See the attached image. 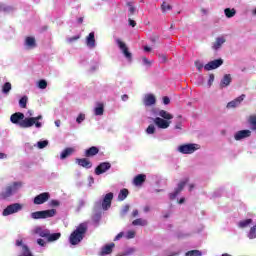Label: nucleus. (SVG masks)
<instances>
[{
    "label": "nucleus",
    "instance_id": "a878e982",
    "mask_svg": "<svg viewBox=\"0 0 256 256\" xmlns=\"http://www.w3.org/2000/svg\"><path fill=\"white\" fill-rule=\"evenodd\" d=\"M183 121H185V119H183V116H177L174 129H176L177 131H183Z\"/></svg>",
    "mask_w": 256,
    "mask_h": 256
},
{
    "label": "nucleus",
    "instance_id": "bb28decb",
    "mask_svg": "<svg viewBox=\"0 0 256 256\" xmlns=\"http://www.w3.org/2000/svg\"><path fill=\"white\" fill-rule=\"evenodd\" d=\"M132 225L134 227H137V226H140V227H146V225H148V222L147 220L143 219V218H138V219H135L133 222H132Z\"/></svg>",
    "mask_w": 256,
    "mask_h": 256
},
{
    "label": "nucleus",
    "instance_id": "f3484780",
    "mask_svg": "<svg viewBox=\"0 0 256 256\" xmlns=\"http://www.w3.org/2000/svg\"><path fill=\"white\" fill-rule=\"evenodd\" d=\"M37 47V43L35 42V38L28 36L24 40V48L27 50L35 49Z\"/></svg>",
    "mask_w": 256,
    "mask_h": 256
},
{
    "label": "nucleus",
    "instance_id": "f8f14e48",
    "mask_svg": "<svg viewBox=\"0 0 256 256\" xmlns=\"http://www.w3.org/2000/svg\"><path fill=\"white\" fill-rule=\"evenodd\" d=\"M50 198L51 194H49V192H43L34 198V205H43V203H47V200Z\"/></svg>",
    "mask_w": 256,
    "mask_h": 256
},
{
    "label": "nucleus",
    "instance_id": "5701e85b",
    "mask_svg": "<svg viewBox=\"0 0 256 256\" xmlns=\"http://www.w3.org/2000/svg\"><path fill=\"white\" fill-rule=\"evenodd\" d=\"M75 153V148H66L60 154V159H67V157H71Z\"/></svg>",
    "mask_w": 256,
    "mask_h": 256
},
{
    "label": "nucleus",
    "instance_id": "7c9ffc66",
    "mask_svg": "<svg viewBox=\"0 0 256 256\" xmlns=\"http://www.w3.org/2000/svg\"><path fill=\"white\" fill-rule=\"evenodd\" d=\"M11 89H12L11 82H6V83H4V85L2 86V93H3L4 95H9Z\"/></svg>",
    "mask_w": 256,
    "mask_h": 256
},
{
    "label": "nucleus",
    "instance_id": "2f4dec72",
    "mask_svg": "<svg viewBox=\"0 0 256 256\" xmlns=\"http://www.w3.org/2000/svg\"><path fill=\"white\" fill-rule=\"evenodd\" d=\"M252 223V219L242 220L239 222L238 227H240V229H245V227H249V225H251Z\"/></svg>",
    "mask_w": 256,
    "mask_h": 256
},
{
    "label": "nucleus",
    "instance_id": "6e6d98bb",
    "mask_svg": "<svg viewBox=\"0 0 256 256\" xmlns=\"http://www.w3.org/2000/svg\"><path fill=\"white\" fill-rule=\"evenodd\" d=\"M37 243H38V245H40V247H45V240L40 238L37 240Z\"/></svg>",
    "mask_w": 256,
    "mask_h": 256
},
{
    "label": "nucleus",
    "instance_id": "9b49d317",
    "mask_svg": "<svg viewBox=\"0 0 256 256\" xmlns=\"http://www.w3.org/2000/svg\"><path fill=\"white\" fill-rule=\"evenodd\" d=\"M225 43H227V37L225 35L216 37L215 41L212 43L213 51H219Z\"/></svg>",
    "mask_w": 256,
    "mask_h": 256
},
{
    "label": "nucleus",
    "instance_id": "a19ab883",
    "mask_svg": "<svg viewBox=\"0 0 256 256\" xmlns=\"http://www.w3.org/2000/svg\"><path fill=\"white\" fill-rule=\"evenodd\" d=\"M203 253H201V251L199 250H190L188 252H186V256H202Z\"/></svg>",
    "mask_w": 256,
    "mask_h": 256
},
{
    "label": "nucleus",
    "instance_id": "20e7f679",
    "mask_svg": "<svg viewBox=\"0 0 256 256\" xmlns=\"http://www.w3.org/2000/svg\"><path fill=\"white\" fill-rule=\"evenodd\" d=\"M22 186H23V184L21 182H14L11 185L6 186L0 192V199L5 201V200L9 199V197H13V195H15V193H17V191H19V189H21Z\"/></svg>",
    "mask_w": 256,
    "mask_h": 256
},
{
    "label": "nucleus",
    "instance_id": "49530a36",
    "mask_svg": "<svg viewBox=\"0 0 256 256\" xmlns=\"http://www.w3.org/2000/svg\"><path fill=\"white\" fill-rule=\"evenodd\" d=\"M38 87H39V89H47V81H45V80H40V81L38 82Z\"/></svg>",
    "mask_w": 256,
    "mask_h": 256
},
{
    "label": "nucleus",
    "instance_id": "0eeeda50",
    "mask_svg": "<svg viewBox=\"0 0 256 256\" xmlns=\"http://www.w3.org/2000/svg\"><path fill=\"white\" fill-rule=\"evenodd\" d=\"M23 209V205L19 203H14L8 205L2 212L3 217H8V215H13L14 213H19Z\"/></svg>",
    "mask_w": 256,
    "mask_h": 256
},
{
    "label": "nucleus",
    "instance_id": "412c9836",
    "mask_svg": "<svg viewBox=\"0 0 256 256\" xmlns=\"http://www.w3.org/2000/svg\"><path fill=\"white\" fill-rule=\"evenodd\" d=\"M147 179V176L145 174H138L135 176L133 183L136 185V187H139L140 185L144 184Z\"/></svg>",
    "mask_w": 256,
    "mask_h": 256
},
{
    "label": "nucleus",
    "instance_id": "a211bd4d",
    "mask_svg": "<svg viewBox=\"0 0 256 256\" xmlns=\"http://www.w3.org/2000/svg\"><path fill=\"white\" fill-rule=\"evenodd\" d=\"M111 201H113V193L109 192L102 201V208L105 210L109 209L111 207Z\"/></svg>",
    "mask_w": 256,
    "mask_h": 256
},
{
    "label": "nucleus",
    "instance_id": "2eb2a0df",
    "mask_svg": "<svg viewBox=\"0 0 256 256\" xmlns=\"http://www.w3.org/2000/svg\"><path fill=\"white\" fill-rule=\"evenodd\" d=\"M108 169H111V164L109 162H102L96 167L95 173L96 175H103Z\"/></svg>",
    "mask_w": 256,
    "mask_h": 256
},
{
    "label": "nucleus",
    "instance_id": "864d4df0",
    "mask_svg": "<svg viewBox=\"0 0 256 256\" xmlns=\"http://www.w3.org/2000/svg\"><path fill=\"white\" fill-rule=\"evenodd\" d=\"M129 212V205H125L122 209V215H125Z\"/></svg>",
    "mask_w": 256,
    "mask_h": 256
},
{
    "label": "nucleus",
    "instance_id": "5fc2aeb1",
    "mask_svg": "<svg viewBox=\"0 0 256 256\" xmlns=\"http://www.w3.org/2000/svg\"><path fill=\"white\" fill-rule=\"evenodd\" d=\"M163 103H164V105H169V103H171V99H169V97L165 96L163 98Z\"/></svg>",
    "mask_w": 256,
    "mask_h": 256
},
{
    "label": "nucleus",
    "instance_id": "7ed1b4c3",
    "mask_svg": "<svg viewBox=\"0 0 256 256\" xmlns=\"http://www.w3.org/2000/svg\"><path fill=\"white\" fill-rule=\"evenodd\" d=\"M157 115L160 117L153 119L154 125H156L158 129H169L171 126V120L173 119V114L165 110H159Z\"/></svg>",
    "mask_w": 256,
    "mask_h": 256
},
{
    "label": "nucleus",
    "instance_id": "72a5a7b5",
    "mask_svg": "<svg viewBox=\"0 0 256 256\" xmlns=\"http://www.w3.org/2000/svg\"><path fill=\"white\" fill-rule=\"evenodd\" d=\"M47 145H49V141L41 140V141H38L36 144H34V147H37L38 149H45Z\"/></svg>",
    "mask_w": 256,
    "mask_h": 256
},
{
    "label": "nucleus",
    "instance_id": "39448f33",
    "mask_svg": "<svg viewBox=\"0 0 256 256\" xmlns=\"http://www.w3.org/2000/svg\"><path fill=\"white\" fill-rule=\"evenodd\" d=\"M199 149H201V145L195 143L182 144L177 147L178 153H182V155H192Z\"/></svg>",
    "mask_w": 256,
    "mask_h": 256
},
{
    "label": "nucleus",
    "instance_id": "c9c22d12",
    "mask_svg": "<svg viewBox=\"0 0 256 256\" xmlns=\"http://www.w3.org/2000/svg\"><path fill=\"white\" fill-rule=\"evenodd\" d=\"M0 11H4V13H11V11H13V8L6 4H0Z\"/></svg>",
    "mask_w": 256,
    "mask_h": 256
},
{
    "label": "nucleus",
    "instance_id": "8fccbe9b",
    "mask_svg": "<svg viewBox=\"0 0 256 256\" xmlns=\"http://www.w3.org/2000/svg\"><path fill=\"white\" fill-rule=\"evenodd\" d=\"M127 239H135V231H133V230L128 231Z\"/></svg>",
    "mask_w": 256,
    "mask_h": 256
},
{
    "label": "nucleus",
    "instance_id": "aec40b11",
    "mask_svg": "<svg viewBox=\"0 0 256 256\" xmlns=\"http://www.w3.org/2000/svg\"><path fill=\"white\" fill-rule=\"evenodd\" d=\"M143 101L146 107H151V105H155L157 100L153 94H146Z\"/></svg>",
    "mask_w": 256,
    "mask_h": 256
},
{
    "label": "nucleus",
    "instance_id": "f704fd0d",
    "mask_svg": "<svg viewBox=\"0 0 256 256\" xmlns=\"http://www.w3.org/2000/svg\"><path fill=\"white\" fill-rule=\"evenodd\" d=\"M78 165H80V167H84L85 169H91V167H93L91 161H78Z\"/></svg>",
    "mask_w": 256,
    "mask_h": 256
},
{
    "label": "nucleus",
    "instance_id": "4468645a",
    "mask_svg": "<svg viewBox=\"0 0 256 256\" xmlns=\"http://www.w3.org/2000/svg\"><path fill=\"white\" fill-rule=\"evenodd\" d=\"M249 137H251V130H240L234 134L235 141H243V139H247Z\"/></svg>",
    "mask_w": 256,
    "mask_h": 256
},
{
    "label": "nucleus",
    "instance_id": "393cba45",
    "mask_svg": "<svg viewBox=\"0 0 256 256\" xmlns=\"http://www.w3.org/2000/svg\"><path fill=\"white\" fill-rule=\"evenodd\" d=\"M103 113H105V106L103 105V103H97L96 107L94 108V115L99 117L103 115Z\"/></svg>",
    "mask_w": 256,
    "mask_h": 256
},
{
    "label": "nucleus",
    "instance_id": "13d9d810",
    "mask_svg": "<svg viewBox=\"0 0 256 256\" xmlns=\"http://www.w3.org/2000/svg\"><path fill=\"white\" fill-rule=\"evenodd\" d=\"M33 147H35V144L34 145H32L31 143L25 144V149L31 150V149H33Z\"/></svg>",
    "mask_w": 256,
    "mask_h": 256
},
{
    "label": "nucleus",
    "instance_id": "680f3d73",
    "mask_svg": "<svg viewBox=\"0 0 256 256\" xmlns=\"http://www.w3.org/2000/svg\"><path fill=\"white\" fill-rule=\"evenodd\" d=\"M139 215V210H133L132 217H137Z\"/></svg>",
    "mask_w": 256,
    "mask_h": 256
},
{
    "label": "nucleus",
    "instance_id": "b1692460",
    "mask_svg": "<svg viewBox=\"0 0 256 256\" xmlns=\"http://www.w3.org/2000/svg\"><path fill=\"white\" fill-rule=\"evenodd\" d=\"M113 247H115V243L105 245L101 250V255H111L113 253Z\"/></svg>",
    "mask_w": 256,
    "mask_h": 256
},
{
    "label": "nucleus",
    "instance_id": "e433bc0d",
    "mask_svg": "<svg viewBox=\"0 0 256 256\" xmlns=\"http://www.w3.org/2000/svg\"><path fill=\"white\" fill-rule=\"evenodd\" d=\"M126 5L128 7V11H129L130 15H135L136 9H135V6H133V1H128L126 3Z\"/></svg>",
    "mask_w": 256,
    "mask_h": 256
},
{
    "label": "nucleus",
    "instance_id": "6e6552de",
    "mask_svg": "<svg viewBox=\"0 0 256 256\" xmlns=\"http://www.w3.org/2000/svg\"><path fill=\"white\" fill-rule=\"evenodd\" d=\"M116 43L119 47V49L122 51L124 57L127 59V61H131L133 55L131 52H129V48H127V44L125 42L121 41V39L117 38Z\"/></svg>",
    "mask_w": 256,
    "mask_h": 256
},
{
    "label": "nucleus",
    "instance_id": "f257e3e1",
    "mask_svg": "<svg viewBox=\"0 0 256 256\" xmlns=\"http://www.w3.org/2000/svg\"><path fill=\"white\" fill-rule=\"evenodd\" d=\"M10 121L14 125H18L21 129H29L35 125L36 129H41L43 127V115H38L37 117L25 118V114L21 112H16L10 116Z\"/></svg>",
    "mask_w": 256,
    "mask_h": 256
},
{
    "label": "nucleus",
    "instance_id": "774afa93",
    "mask_svg": "<svg viewBox=\"0 0 256 256\" xmlns=\"http://www.w3.org/2000/svg\"><path fill=\"white\" fill-rule=\"evenodd\" d=\"M144 51H146L147 53H149V51H151V47L145 46V47H144Z\"/></svg>",
    "mask_w": 256,
    "mask_h": 256
},
{
    "label": "nucleus",
    "instance_id": "473e14b6",
    "mask_svg": "<svg viewBox=\"0 0 256 256\" xmlns=\"http://www.w3.org/2000/svg\"><path fill=\"white\" fill-rule=\"evenodd\" d=\"M248 122L251 125V130L256 131V114L250 115Z\"/></svg>",
    "mask_w": 256,
    "mask_h": 256
},
{
    "label": "nucleus",
    "instance_id": "ddd939ff",
    "mask_svg": "<svg viewBox=\"0 0 256 256\" xmlns=\"http://www.w3.org/2000/svg\"><path fill=\"white\" fill-rule=\"evenodd\" d=\"M245 101V94H242L241 96L235 98L234 100L228 102L226 105L227 109H235L241 105Z\"/></svg>",
    "mask_w": 256,
    "mask_h": 256
},
{
    "label": "nucleus",
    "instance_id": "dca6fc26",
    "mask_svg": "<svg viewBox=\"0 0 256 256\" xmlns=\"http://www.w3.org/2000/svg\"><path fill=\"white\" fill-rule=\"evenodd\" d=\"M86 46L88 49H95V47H97V43L95 42V32H90L86 37Z\"/></svg>",
    "mask_w": 256,
    "mask_h": 256
},
{
    "label": "nucleus",
    "instance_id": "1a4fd4ad",
    "mask_svg": "<svg viewBox=\"0 0 256 256\" xmlns=\"http://www.w3.org/2000/svg\"><path fill=\"white\" fill-rule=\"evenodd\" d=\"M187 183H189V178H186L185 180L181 181L178 184V187L175 189V191L173 193L169 194V197H170L171 201L177 199V195H179V193H181V191H183V189L185 188Z\"/></svg>",
    "mask_w": 256,
    "mask_h": 256
},
{
    "label": "nucleus",
    "instance_id": "0e129e2a",
    "mask_svg": "<svg viewBox=\"0 0 256 256\" xmlns=\"http://www.w3.org/2000/svg\"><path fill=\"white\" fill-rule=\"evenodd\" d=\"M129 96L127 94L122 95V101H128Z\"/></svg>",
    "mask_w": 256,
    "mask_h": 256
},
{
    "label": "nucleus",
    "instance_id": "052dcab7",
    "mask_svg": "<svg viewBox=\"0 0 256 256\" xmlns=\"http://www.w3.org/2000/svg\"><path fill=\"white\" fill-rule=\"evenodd\" d=\"M17 247H21L23 245V240H16Z\"/></svg>",
    "mask_w": 256,
    "mask_h": 256
},
{
    "label": "nucleus",
    "instance_id": "ea45409f",
    "mask_svg": "<svg viewBox=\"0 0 256 256\" xmlns=\"http://www.w3.org/2000/svg\"><path fill=\"white\" fill-rule=\"evenodd\" d=\"M27 101H28L27 96H23V97L19 100V106H20L22 109H25V108L27 107Z\"/></svg>",
    "mask_w": 256,
    "mask_h": 256
},
{
    "label": "nucleus",
    "instance_id": "c85d7f7f",
    "mask_svg": "<svg viewBox=\"0 0 256 256\" xmlns=\"http://www.w3.org/2000/svg\"><path fill=\"white\" fill-rule=\"evenodd\" d=\"M129 197V190L127 188H123L120 190V193L118 194V200L119 201H125Z\"/></svg>",
    "mask_w": 256,
    "mask_h": 256
},
{
    "label": "nucleus",
    "instance_id": "09e8293b",
    "mask_svg": "<svg viewBox=\"0 0 256 256\" xmlns=\"http://www.w3.org/2000/svg\"><path fill=\"white\" fill-rule=\"evenodd\" d=\"M142 63L145 65V67H151V61L147 59V57L142 58Z\"/></svg>",
    "mask_w": 256,
    "mask_h": 256
},
{
    "label": "nucleus",
    "instance_id": "9d476101",
    "mask_svg": "<svg viewBox=\"0 0 256 256\" xmlns=\"http://www.w3.org/2000/svg\"><path fill=\"white\" fill-rule=\"evenodd\" d=\"M221 65H223V59H216V60H212L210 62H208L207 64H205L204 66V70L205 71H213L215 69H219V67H221Z\"/></svg>",
    "mask_w": 256,
    "mask_h": 256
},
{
    "label": "nucleus",
    "instance_id": "6ab92c4d",
    "mask_svg": "<svg viewBox=\"0 0 256 256\" xmlns=\"http://www.w3.org/2000/svg\"><path fill=\"white\" fill-rule=\"evenodd\" d=\"M231 81V74H225L220 81V89H225L226 87H229V85H231Z\"/></svg>",
    "mask_w": 256,
    "mask_h": 256
},
{
    "label": "nucleus",
    "instance_id": "c03bdc74",
    "mask_svg": "<svg viewBox=\"0 0 256 256\" xmlns=\"http://www.w3.org/2000/svg\"><path fill=\"white\" fill-rule=\"evenodd\" d=\"M195 67L198 71H203V68H205V65L200 60L195 61Z\"/></svg>",
    "mask_w": 256,
    "mask_h": 256
},
{
    "label": "nucleus",
    "instance_id": "cd10ccee",
    "mask_svg": "<svg viewBox=\"0 0 256 256\" xmlns=\"http://www.w3.org/2000/svg\"><path fill=\"white\" fill-rule=\"evenodd\" d=\"M236 14H237V11L234 8L224 9V15L227 17V19H231L235 17Z\"/></svg>",
    "mask_w": 256,
    "mask_h": 256
},
{
    "label": "nucleus",
    "instance_id": "a18cd8bd",
    "mask_svg": "<svg viewBox=\"0 0 256 256\" xmlns=\"http://www.w3.org/2000/svg\"><path fill=\"white\" fill-rule=\"evenodd\" d=\"M83 121H85V114L80 113L76 118V123H78V125H81Z\"/></svg>",
    "mask_w": 256,
    "mask_h": 256
},
{
    "label": "nucleus",
    "instance_id": "3c124183",
    "mask_svg": "<svg viewBox=\"0 0 256 256\" xmlns=\"http://www.w3.org/2000/svg\"><path fill=\"white\" fill-rule=\"evenodd\" d=\"M79 36H73L67 39L68 43H74V41H78Z\"/></svg>",
    "mask_w": 256,
    "mask_h": 256
},
{
    "label": "nucleus",
    "instance_id": "e2e57ef3",
    "mask_svg": "<svg viewBox=\"0 0 256 256\" xmlns=\"http://www.w3.org/2000/svg\"><path fill=\"white\" fill-rule=\"evenodd\" d=\"M0 159H7V154L0 152Z\"/></svg>",
    "mask_w": 256,
    "mask_h": 256
},
{
    "label": "nucleus",
    "instance_id": "c756f323",
    "mask_svg": "<svg viewBox=\"0 0 256 256\" xmlns=\"http://www.w3.org/2000/svg\"><path fill=\"white\" fill-rule=\"evenodd\" d=\"M58 239H61V233H53L51 234V232L49 233L47 242L48 243H53V241H58Z\"/></svg>",
    "mask_w": 256,
    "mask_h": 256
},
{
    "label": "nucleus",
    "instance_id": "bf43d9fd",
    "mask_svg": "<svg viewBox=\"0 0 256 256\" xmlns=\"http://www.w3.org/2000/svg\"><path fill=\"white\" fill-rule=\"evenodd\" d=\"M129 25H130V27H135V25H137V23L135 22V20L129 19Z\"/></svg>",
    "mask_w": 256,
    "mask_h": 256
},
{
    "label": "nucleus",
    "instance_id": "de8ad7c7",
    "mask_svg": "<svg viewBox=\"0 0 256 256\" xmlns=\"http://www.w3.org/2000/svg\"><path fill=\"white\" fill-rule=\"evenodd\" d=\"M214 81H215V74H210L208 83H207L208 87H211L213 85Z\"/></svg>",
    "mask_w": 256,
    "mask_h": 256
},
{
    "label": "nucleus",
    "instance_id": "338daca9",
    "mask_svg": "<svg viewBox=\"0 0 256 256\" xmlns=\"http://www.w3.org/2000/svg\"><path fill=\"white\" fill-rule=\"evenodd\" d=\"M54 123L57 127H61V120H56Z\"/></svg>",
    "mask_w": 256,
    "mask_h": 256
},
{
    "label": "nucleus",
    "instance_id": "f03ea898",
    "mask_svg": "<svg viewBox=\"0 0 256 256\" xmlns=\"http://www.w3.org/2000/svg\"><path fill=\"white\" fill-rule=\"evenodd\" d=\"M88 230L89 225L87 222L80 223L69 236L70 245H79V243L85 239Z\"/></svg>",
    "mask_w": 256,
    "mask_h": 256
},
{
    "label": "nucleus",
    "instance_id": "4be33fe9",
    "mask_svg": "<svg viewBox=\"0 0 256 256\" xmlns=\"http://www.w3.org/2000/svg\"><path fill=\"white\" fill-rule=\"evenodd\" d=\"M99 153V148L92 146L85 150V157H95Z\"/></svg>",
    "mask_w": 256,
    "mask_h": 256
},
{
    "label": "nucleus",
    "instance_id": "37998d69",
    "mask_svg": "<svg viewBox=\"0 0 256 256\" xmlns=\"http://www.w3.org/2000/svg\"><path fill=\"white\" fill-rule=\"evenodd\" d=\"M161 9L163 13H167V11H171V5H169L167 2H163L161 5Z\"/></svg>",
    "mask_w": 256,
    "mask_h": 256
},
{
    "label": "nucleus",
    "instance_id": "69168bd1",
    "mask_svg": "<svg viewBox=\"0 0 256 256\" xmlns=\"http://www.w3.org/2000/svg\"><path fill=\"white\" fill-rule=\"evenodd\" d=\"M149 211H151V208L149 206H145L144 207V212L149 213Z\"/></svg>",
    "mask_w": 256,
    "mask_h": 256
},
{
    "label": "nucleus",
    "instance_id": "79ce46f5",
    "mask_svg": "<svg viewBox=\"0 0 256 256\" xmlns=\"http://www.w3.org/2000/svg\"><path fill=\"white\" fill-rule=\"evenodd\" d=\"M31 250H29V247L27 245H22V255L20 256H27L31 255Z\"/></svg>",
    "mask_w": 256,
    "mask_h": 256
},
{
    "label": "nucleus",
    "instance_id": "603ef678",
    "mask_svg": "<svg viewBox=\"0 0 256 256\" xmlns=\"http://www.w3.org/2000/svg\"><path fill=\"white\" fill-rule=\"evenodd\" d=\"M50 205L52 207H59L60 203L58 200H51Z\"/></svg>",
    "mask_w": 256,
    "mask_h": 256
},
{
    "label": "nucleus",
    "instance_id": "4d7b16f0",
    "mask_svg": "<svg viewBox=\"0 0 256 256\" xmlns=\"http://www.w3.org/2000/svg\"><path fill=\"white\" fill-rule=\"evenodd\" d=\"M123 235V232L118 233L117 236L114 238V241H119V239L123 238Z\"/></svg>",
    "mask_w": 256,
    "mask_h": 256
},
{
    "label": "nucleus",
    "instance_id": "58836bf2",
    "mask_svg": "<svg viewBox=\"0 0 256 256\" xmlns=\"http://www.w3.org/2000/svg\"><path fill=\"white\" fill-rule=\"evenodd\" d=\"M49 233H51V231L49 230H39L38 234L40 237H43L44 239H49Z\"/></svg>",
    "mask_w": 256,
    "mask_h": 256
},
{
    "label": "nucleus",
    "instance_id": "423d86ee",
    "mask_svg": "<svg viewBox=\"0 0 256 256\" xmlns=\"http://www.w3.org/2000/svg\"><path fill=\"white\" fill-rule=\"evenodd\" d=\"M56 215H57V210L50 209V210L32 212L31 218L32 219H49L51 217H55Z\"/></svg>",
    "mask_w": 256,
    "mask_h": 256
},
{
    "label": "nucleus",
    "instance_id": "4c0bfd02",
    "mask_svg": "<svg viewBox=\"0 0 256 256\" xmlns=\"http://www.w3.org/2000/svg\"><path fill=\"white\" fill-rule=\"evenodd\" d=\"M155 131H157V128L153 124H150L146 129L147 135H153L155 134Z\"/></svg>",
    "mask_w": 256,
    "mask_h": 256
}]
</instances>
